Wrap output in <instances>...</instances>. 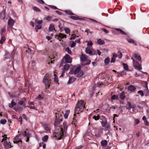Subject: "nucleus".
Wrapping results in <instances>:
<instances>
[{
    "label": "nucleus",
    "mask_w": 149,
    "mask_h": 149,
    "mask_svg": "<svg viewBox=\"0 0 149 149\" xmlns=\"http://www.w3.org/2000/svg\"><path fill=\"white\" fill-rule=\"evenodd\" d=\"M19 135H18L15 138L13 141L14 143H18L20 142H22L21 139L19 138Z\"/></svg>",
    "instance_id": "ddd939ff"
},
{
    "label": "nucleus",
    "mask_w": 149,
    "mask_h": 149,
    "mask_svg": "<svg viewBox=\"0 0 149 149\" xmlns=\"http://www.w3.org/2000/svg\"><path fill=\"white\" fill-rule=\"evenodd\" d=\"M138 93L140 95L141 97L144 96V93L142 91H139L138 92Z\"/></svg>",
    "instance_id": "5fc2aeb1"
},
{
    "label": "nucleus",
    "mask_w": 149,
    "mask_h": 149,
    "mask_svg": "<svg viewBox=\"0 0 149 149\" xmlns=\"http://www.w3.org/2000/svg\"><path fill=\"white\" fill-rule=\"evenodd\" d=\"M54 135L56 137V139L60 140L61 139L62 137L63 136V131L56 132V133L54 134Z\"/></svg>",
    "instance_id": "1a4fd4ad"
},
{
    "label": "nucleus",
    "mask_w": 149,
    "mask_h": 149,
    "mask_svg": "<svg viewBox=\"0 0 149 149\" xmlns=\"http://www.w3.org/2000/svg\"><path fill=\"white\" fill-rule=\"evenodd\" d=\"M70 66H64L63 69L65 70H67L69 68Z\"/></svg>",
    "instance_id": "69168bd1"
},
{
    "label": "nucleus",
    "mask_w": 149,
    "mask_h": 149,
    "mask_svg": "<svg viewBox=\"0 0 149 149\" xmlns=\"http://www.w3.org/2000/svg\"><path fill=\"white\" fill-rule=\"evenodd\" d=\"M117 57V55L115 53L113 54V57L111 59V62L113 63L115 61L116 58Z\"/></svg>",
    "instance_id": "5701e85b"
},
{
    "label": "nucleus",
    "mask_w": 149,
    "mask_h": 149,
    "mask_svg": "<svg viewBox=\"0 0 149 149\" xmlns=\"http://www.w3.org/2000/svg\"><path fill=\"white\" fill-rule=\"evenodd\" d=\"M56 37H58L61 38H66V36L65 35L63 34L62 33H60L58 35H56Z\"/></svg>",
    "instance_id": "bb28decb"
},
{
    "label": "nucleus",
    "mask_w": 149,
    "mask_h": 149,
    "mask_svg": "<svg viewBox=\"0 0 149 149\" xmlns=\"http://www.w3.org/2000/svg\"><path fill=\"white\" fill-rule=\"evenodd\" d=\"M15 21L13 19L11 18H10L8 19V22L7 29L8 31L9 29L11 28L13 26Z\"/></svg>",
    "instance_id": "0eeeda50"
},
{
    "label": "nucleus",
    "mask_w": 149,
    "mask_h": 149,
    "mask_svg": "<svg viewBox=\"0 0 149 149\" xmlns=\"http://www.w3.org/2000/svg\"><path fill=\"white\" fill-rule=\"evenodd\" d=\"M92 55H97L96 51L94 49H92Z\"/></svg>",
    "instance_id": "680f3d73"
},
{
    "label": "nucleus",
    "mask_w": 149,
    "mask_h": 149,
    "mask_svg": "<svg viewBox=\"0 0 149 149\" xmlns=\"http://www.w3.org/2000/svg\"><path fill=\"white\" fill-rule=\"evenodd\" d=\"M51 80L50 79L49 75L46 74L44 76L43 79V82L45 84L46 88H49L50 85Z\"/></svg>",
    "instance_id": "7ed1b4c3"
},
{
    "label": "nucleus",
    "mask_w": 149,
    "mask_h": 149,
    "mask_svg": "<svg viewBox=\"0 0 149 149\" xmlns=\"http://www.w3.org/2000/svg\"><path fill=\"white\" fill-rule=\"evenodd\" d=\"M70 112V110H67L65 111V113L64 114V116L65 118H67Z\"/></svg>",
    "instance_id": "a878e982"
},
{
    "label": "nucleus",
    "mask_w": 149,
    "mask_h": 149,
    "mask_svg": "<svg viewBox=\"0 0 149 149\" xmlns=\"http://www.w3.org/2000/svg\"><path fill=\"white\" fill-rule=\"evenodd\" d=\"M101 144L102 146L105 147L107 145V142L106 140H102L101 141Z\"/></svg>",
    "instance_id": "f3484780"
},
{
    "label": "nucleus",
    "mask_w": 149,
    "mask_h": 149,
    "mask_svg": "<svg viewBox=\"0 0 149 149\" xmlns=\"http://www.w3.org/2000/svg\"><path fill=\"white\" fill-rule=\"evenodd\" d=\"M49 6L52 9H58V8L56 6L53 5H49Z\"/></svg>",
    "instance_id": "0e129e2a"
},
{
    "label": "nucleus",
    "mask_w": 149,
    "mask_h": 149,
    "mask_svg": "<svg viewBox=\"0 0 149 149\" xmlns=\"http://www.w3.org/2000/svg\"><path fill=\"white\" fill-rule=\"evenodd\" d=\"M98 44L100 45H103L105 43L104 41L101 39H99L97 40Z\"/></svg>",
    "instance_id": "473e14b6"
},
{
    "label": "nucleus",
    "mask_w": 149,
    "mask_h": 149,
    "mask_svg": "<svg viewBox=\"0 0 149 149\" xmlns=\"http://www.w3.org/2000/svg\"><path fill=\"white\" fill-rule=\"evenodd\" d=\"M115 30L117 31V32H119L121 34L125 35H126V33H125L121 29H115Z\"/></svg>",
    "instance_id": "393cba45"
},
{
    "label": "nucleus",
    "mask_w": 149,
    "mask_h": 149,
    "mask_svg": "<svg viewBox=\"0 0 149 149\" xmlns=\"http://www.w3.org/2000/svg\"><path fill=\"white\" fill-rule=\"evenodd\" d=\"M65 61L66 63H70L72 62V59L70 58V56L68 54L65 56Z\"/></svg>",
    "instance_id": "9b49d317"
},
{
    "label": "nucleus",
    "mask_w": 149,
    "mask_h": 149,
    "mask_svg": "<svg viewBox=\"0 0 149 149\" xmlns=\"http://www.w3.org/2000/svg\"><path fill=\"white\" fill-rule=\"evenodd\" d=\"M53 59V58H51L49 56L48 58L47 63L49 65L52 64L54 63L53 61H54Z\"/></svg>",
    "instance_id": "f8f14e48"
},
{
    "label": "nucleus",
    "mask_w": 149,
    "mask_h": 149,
    "mask_svg": "<svg viewBox=\"0 0 149 149\" xmlns=\"http://www.w3.org/2000/svg\"><path fill=\"white\" fill-rule=\"evenodd\" d=\"M22 116L23 119H24L26 120H27V118L26 116V115L25 114H23L22 115Z\"/></svg>",
    "instance_id": "774afa93"
},
{
    "label": "nucleus",
    "mask_w": 149,
    "mask_h": 149,
    "mask_svg": "<svg viewBox=\"0 0 149 149\" xmlns=\"http://www.w3.org/2000/svg\"><path fill=\"white\" fill-rule=\"evenodd\" d=\"M125 92L124 91H122L120 95V98L121 100H124L125 98Z\"/></svg>",
    "instance_id": "cd10ccee"
},
{
    "label": "nucleus",
    "mask_w": 149,
    "mask_h": 149,
    "mask_svg": "<svg viewBox=\"0 0 149 149\" xmlns=\"http://www.w3.org/2000/svg\"><path fill=\"white\" fill-rule=\"evenodd\" d=\"M6 29L5 28H3L1 29L0 34L1 36H4V33L5 32Z\"/></svg>",
    "instance_id": "2f4dec72"
},
{
    "label": "nucleus",
    "mask_w": 149,
    "mask_h": 149,
    "mask_svg": "<svg viewBox=\"0 0 149 149\" xmlns=\"http://www.w3.org/2000/svg\"><path fill=\"white\" fill-rule=\"evenodd\" d=\"M65 50L69 54H72L71 51L68 47H67L66 48Z\"/></svg>",
    "instance_id": "09e8293b"
},
{
    "label": "nucleus",
    "mask_w": 149,
    "mask_h": 149,
    "mask_svg": "<svg viewBox=\"0 0 149 149\" xmlns=\"http://www.w3.org/2000/svg\"><path fill=\"white\" fill-rule=\"evenodd\" d=\"M140 123L138 119L135 120V123L136 125Z\"/></svg>",
    "instance_id": "338daca9"
},
{
    "label": "nucleus",
    "mask_w": 149,
    "mask_h": 149,
    "mask_svg": "<svg viewBox=\"0 0 149 149\" xmlns=\"http://www.w3.org/2000/svg\"><path fill=\"white\" fill-rule=\"evenodd\" d=\"M134 58L137 60L138 61H137L133 60V65H141V61L140 56L136 54H134Z\"/></svg>",
    "instance_id": "20e7f679"
},
{
    "label": "nucleus",
    "mask_w": 149,
    "mask_h": 149,
    "mask_svg": "<svg viewBox=\"0 0 149 149\" xmlns=\"http://www.w3.org/2000/svg\"><path fill=\"white\" fill-rule=\"evenodd\" d=\"M54 81L56 83H58V80L57 76L55 74H54Z\"/></svg>",
    "instance_id": "49530a36"
},
{
    "label": "nucleus",
    "mask_w": 149,
    "mask_h": 149,
    "mask_svg": "<svg viewBox=\"0 0 149 149\" xmlns=\"http://www.w3.org/2000/svg\"><path fill=\"white\" fill-rule=\"evenodd\" d=\"M63 129L64 131L66 132L67 130V127L66 123H64L63 124Z\"/></svg>",
    "instance_id": "c03bdc74"
},
{
    "label": "nucleus",
    "mask_w": 149,
    "mask_h": 149,
    "mask_svg": "<svg viewBox=\"0 0 149 149\" xmlns=\"http://www.w3.org/2000/svg\"><path fill=\"white\" fill-rule=\"evenodd\" d=\"M117 55V57L118 56L119 58H121L122 57V56L123 55L122 53L120 51H119L118 52V54Z\"/></svg>",
    "instance_id": "4c0bfd02"
},
{
    "label": "nucleus",
    "mask_w": 149,
    "mask_h": 149,
    "mask_svg": "<svg viewBox=\"0 0 149 149\" xmlns=\"http://www.w3.org/2000/svg\"><path fill=\"white\" fill-rule=\"evenodd\" d=\"M126 107L128 110H130L131 109V104L130 102H127Z\"/></svg>",
    "instance_id": "c85d7f7f"
},
{
    "label": "nucleus",
    "mask_w": 149,
    "mask_h": 149,
    "mask_svg": "<svg viewBox=\"0 0 149 149\" xmlns=\"http://www.w3.org/2000/svg\"><path fill=\"white\" fill-rule=\"evenodd\" d=\"M111 98L113 100H117L118 99V97L116 95H114L111 96Z\"/></svg>",
    "instance_id": "58836bf2"
},
{
    "label": "nucleus",
    "mask_w": 149,
    "mask_h": 149,
    "mask_svg": "<svg viewBox=\"0 0 149 149\" xmlns=\"http://www.w3.org/2000/svg\"><path fill=\"white\" fill-rule=\"evenodd\" d=\"M103 84L102 82H99L97 83V85L98 87H99L100 88L102 87V85Z\"/></svg>",
    "instance_id": "bf43d9fd"
},
{
    "label": "nucleus",
    "mask_w": 149,
    "mask_h": 149,
    "mask_svg": "<svg viewBox=\"0 0 149 149\" xmlns=\"http://www.w3.org/2000/svg\"><path fill=\"white\" fill-rule=\"evenodd\" d=\"M49 30L50 31H53V30H55L54 26L53 24H51L49 27Z\"/></svg>",
    "instance_id": "b1692460"
},
{
    "label": "nucleus",
    "mask_w": 149,
    "mask_h": 149,
    "mask_svg": "<svg viewBox=\"0 0 149 149\" xmlns=\"http://www.w3.org/2000/svg\"><path fill=\"white\" fill-rule=\"evenodd\" d=\"M104 63L105 65H107L110 62V59L109 57H107L104 60Z\"/></svg>",
    "instance_id": "c756f323"
},
{
    "label": "nucleus",
    "mask_w": 149,
    "mask_h": 149,
    "mask_svg": "<svg viewBox=\"0 0 149 149\" xmlns=\"http://www.w3.org/2000/svg\"><path fill=\"white\" fill-rule=\"evenodd\" d=\"M48 139V136L46 135L43 136L42 138V140L44 142L46 141Z\"/></svg>",
    "instance_id": "c9c22d12"
},
{
    "label": "nucleus",
    "mask_w": 149,
    "mask_h": 149,
    "mask_svg": "<svg viewBox=\"0 0 149 149\" xmlns=\"http://www.w3.org/2000/svg\"><path fill=\"white\" fill-rule=\"evenodd\" d=\"M84 108H85V107L83 101H81L78 102L76 107L75 108V113L74 115V116L76 115V113L79 114V112H82Z\"/></svg>",
    "instance_id": "f257e3e1"
},
{
    "label": "nucleus",
    "mask_w": 149,
    "mask_h": 149,
    "mask_svg": "<svg viewBox=\"0 0 149 149\" xmlns=\"http://www.w3.org/2000/svg\"><path fill=\"white\" fill-rule=\"evenodd\" d=\"M59 113H56V119L55 121V123L54 125L55 126H57L58 124H60L61 123L62 121V120L61 118H58L57 117L59 115Z\"/></svg>",
    "instance_id": "423d86ee"
},
{
    "label": "nucleus",
    "mask_w": 149,
    "mask_h": 149,
    "mask_svg": "<svg viewBox=\"0 0 149 149\" xmlns=\"http://www.w3.org/2000/svg\"><path fill=\"white\" fill-rule=\"evenodd\" d=\"M63 129L61 128L60 127H56V129L54 132V134L56 133V132H58L63 131Z\"/></svg>",
    "instance_id": "4468645a"
},
{
    "label": "nucleus",
    "mask_w": 149,
    "mask_h": 149,
    "mask_svg": "<svg viewBox=\"0 0 149 149\" xmlns=\"http://www.w3.org/2000/svg\"><path fill=\"white\" fill-rule=\"evenodd\" d=\"M64 30L66 34H68L70 32V29L68 28L67 27L65 28L64 29Z\"/></svg>",
    "instance_id": "a19ab883"
},
{
    "label": "nucleus",
    "mask_w": 149,
    "mask_h": 149,
    "mask_svg": "<svg viewBox=\"0 0 149 149\" xmlns=\"http://www.w3.org/2000/svg\"><path fill=\"white\" fill-rule=\"evenodd\" d=\"M86 61L85 62V63H84V65H89L91 63V61L90 60H86Z\"/></svg>",
    "instance_id": "6e6d98bb"
},
{
    "label": "nucleus",
    "mask_w": 149,
    "mask_h": 149,
    "mask_svg": "<svg viewBox=\"0 0 149 149\" xmlns=\"http://www.w3.org/2000/svg\"><path fill=\"white\" fill-rule=\"evenodd\" d=\"M147 84L148 83L147 82H145V86L146 89L144 90L145 95L146 96L149 95V90L148 89Z\"/></svg>",
    "instance_id": "9d476101"
},
{
    "label": "nucleus",
    "mask_w": 149,
    "mask_h": 149,
    "mask_svg": "<svg viewBox=\"0 0 149 149\" xmlns=\"http://www.w3.org/2000/svg\"><path fill=\"white\" fill-rule=\"evenodd\" d=\"M33 9L36 12H40V10L37 7L34 6L33 7Z\"/></svg>",
    "instance_id": "79ce46f5"
},
{
    "label": "nucleus",
    "mask_w": 149,
    "mask_h": 149,
    "mask_svg": "<svg viewBox=\"0 0 149 149\" xmlns=\"http://www.w3.org/2000/svg\"><path fill=\"white\" fill-rule=\"evenodd\" d=\"M36 99L39 100H41L42 99H43V97H42L40 95H39L38 96L37 98H36Z\"/></svg>",
    "instance_id": "052dcab7"
},
{
    "label": "nucleus",
    "mask_w": 149,
    "mask_h": 149,
    "mask_svg": "<svg viewBox=\"0 0 149 149\" xmlns=\"http://www.w3.org/2000/svg\"><path fill=\"white\" fill-rule=\"evenodd\" d=\"M35 22L37 24H42L43 22L42 20H38L36 19L35 20Z\"/></svg>",
    "instance_id": "603ef678"
},
{
    "label": "nucleus",
    "mask_w": 149,
    "mask_h": 149,
    "mask_svg": "<svg viewBox=\"0 0 149 149\" xmlns=\"http://www.w3.org/2000/svg\"><path fill=\"white\" fill-rule=\"evenodd\" d=\"M22 135L26 137H29L30 134L29 133H27L26 132H23L22 133Z\"/></svg>",
    "instance_id": "e433bc0d"
},
{
    "label": "nucleus",
    "mask_w": 149,
    "mask_h": 149,
    "mask_svg": "<svg viewBox=\"0 0 149 149\" xmlns=\"http://www.w3.org/2000/svg\"><path fill=\"white\" fill-rule=\"evenodd\" d=\"M6 122V120L5 119H1L0 121V123L1 124L3 125L5 124Z\"/></svg>",
    "instance_id": "de8ad7c7"
},
{
    "label": "nucleus",
    "mask_w": 149,
    "mask_h": 149,
    "mask_svg": "<svg viewBox=\"0 0 149 149\" xmlns=\"http://www.w3.org/2000/svg\"><path fill=\"white\" fill-rule=\"evenodd\" d=\"M128 41L129 42L132 43L135 45H136V43H135L134 41V40L132 39H130Z\"/></svg>",
    "instance_id": "8fccbe9b"
},
{
    "label": "nucleus",
    "mask_w": 149,
    "mask_h": 149,
    "mask_svg": "<svg viewBox=\"0 0 149 149\" xmlns=\"http://www.w3.org/2000/svg\"><path fill=\"white\" fill-rule=\"evenodd\" d=\"M6 135H4L3 136H2V137H3V139H2V140L1 141V142H2L3 141H6L7 139V137L6 136Z\"/></svg>",
    "instance_id": "a18cd8bd"
},
{
    "label": "nucleus",
    "mask_w": 149,
    "mask_h": 149,
    "mask_svg": "<svg viewBox=\"0 0 149 149\" xmlns=\"http://www.w3.org/2000/svg\"><path fill=\"white\" fill-rule=\"evenodd\" d=\"M101 123L102 127H105L107 129H109L110 128V124L107 123V120H104V121H101Z\"/></svg>",
    "instance_id": "39448f33"
},
{
    "label": "nucleus",
    "mask_w": 149,
    "mask_h": 149,
    "mask_svg": "<svg viewBox=\"0 0 149 149\" xmlns=\"http://www.w3.org/2000/svg\"><path fill=\"white\" fill-rule=\"evenodd\" d=\"M123 67H124V69L125 70H127L128 71H132L133 70H129L128 66H123Z\"/></svg>",
    "instance_id": "3c124183"
},
{
    "label": "nucleus",
    "mask_w": 149,
    "mask_h": 149,
    "mask_svg": "<svg viewBox=\"0 0 149 149\" xmlns=\"http://www.w3.org/2000/svg\"><path fill=\"white\" fill-rule=\"evenodd\" d=\"M76 80V78L74 77H71L69 78V80L68 82V83L69 84L72 83Z\"/></svg>",
    "instance_id": "412c9836"
},
{
    "label": "nucleus",
    "mask_w": 149,
    "mask_h": 149,
    "mask_svg": "<svg viewBox=\"0 0 149 149\" xmlns=\"http://www.w3.org/2000/svg\"><path fill=\"white\" fill-rule=\"evenodd\" d=\"M93 45V43L92 42H91V41H88L87 42V45L88 46H89L90 47H91Z\"/></svg>",
    "instance_id": "13d9d810"
},
{
    "label": "nucleus",
    "mask_w": 149,
    "mask_h": 149,
    "mask_svg": "<svg viewBox=\"0 0 149 149\" xmlns=\"http://www.w3.org/2000/svg\"><path fill=\"white\" fill-rule=\"evenodd\" d=\"M1 38L0 40V43L1 44H3L6 40V39L4 36H1Z\"/></svg>",
    "instance_id": "f704fd0d"
},
{
    "label": "nucleus",
    "mask_w": 149,
    "mask_h": 149,
    "mask_svg": "<svg viewBox=\"0 0 149 149\" xmlns=\"http://www.w3.org/2000/svg\"><path fill=\"white\" fill-rule=\"evenodd\" d=\"M71 38H70V40L74 39L77 37H78V36H77L75 34H72L71 35Z\"/></svg>",
    "instance_id": "ea45409f"
},
{
    "label": "nucleus",
    "mask_w": 149,
    "mask_h": 149,
    "mask_svg": "<svg viewBox=\"0 0 149 149\" xmlns=\"http://www.w3.org/2000/svg\"><path fill=\"white\" fill-rule=\"evenodd\" d=\"M70 17V18L74 20H82L84 19L83 18L78 17L75 16H71Z\"/></svg>",
    "instance_id": "4be33fe9"
},
{
    "label": "nucleus",
    "mask_w": 149,
    "mask_h": 149,
    "mask_svg": "<svg viewBox=\"0 0 149 149\" xmlns=\"http://www.w3.org/2000/svg\"><path fill=\"white\" fill-rule=\"evenodd\" d=\"M135 68L137 70H141L142 69V66H134Z\"/></svg>",
    "instance_id": "37998d69"
},
{
    "label": "nucleus",
    "mask_w": 149,
    "mask_h": 149,
    "mask_svg": "<svg viewBox=\"0 0 149 149\" xmlns=\"http://www.w3.org/2000/svg\"><path fill=\"white\" fill-rule=\"evenodd\" d=\"M81 60L82 62H85L87 60V58L85 54H82L81 57Z\"/></svg>",
    "instance_id": "dca6fc26"
},
{
    "label": "nucleus",
    "mask_w": 149,
    "mask_h": 149,
    "mask_svg": "<svg viewBox=\"0 0 149 149\" xmlns=\"http://www.w3.org/2000/svg\"><path fill=\"white\" fill-rule=\"evenodd\" d=\"M71 71L72 74L75 75H76L75 76L77 77H81L84 73L83 70L81 69V66H78L74 71Z\"/></svg>",
    "instance_id": "f03ea898"
},
{
    "label": "nucleus",
    "mask_w": 149,
    "mask_h": 149,
    "mask_svg": "<svg viewBox=\"0 0 149 149\" xmlns=\"http://www.w3.org/2000/svg\"><path fill=\"white\" fill-rule=\"evenodd\" d=\"M127 88L128 90L131 92H132L136 89V88L133 85H130Z\"/></svg>",
    "instance_id": "a211bd4d"
},
{
    "label": "nucleus",
    "mask_w": 149,
    "mask_h": 149,
    "mask_svg": "<svg viewBox=\"0 0 149 149\" xmlns=\"http://www.w3.org/2000/svg\"><path fill=\"white\" fill-rule=\"evenodd\" d=\"M4 145L6 148H10V142H7L6 141H4Z\"/></svg>",
    "instance_id": "aec40b11"
},
{
    "label": "nucleus",
    "mask_w": 149,
    "mask_h": 149,
    "mask_svg": "<svg viewBox=\"0 0 149 149\" xmlns=\"http://www.w3.org/2000/svg\"><path fill=\"white\" fill-rule=\"evenodd\" d=\"M100 116H94L93 117V118L95 120H99L100 118Z\"/></svg>",
    "instance_id": "4d7b16f0"
},
{
    "label": "nucleus",
    "mask_w": 149,
    "mask_h": 149,
    "mask_svg": "<svg viewBox=\"0 0 149 149\" xmlns=\"http://www.w3.org/2000/svg\"><path fill=\"white\" fill-rule=\"evenodd\" d=\"M65 12L67 14L70 15H74V14L72 13V12L70 10H65Z\"/></svg>",
    "instance_id": "72a5a7b5"
},
{
    "label": "nucleus",
    "mask_w": 149,
    "mask_h": 149,
    "mask_svg": "<svg viewBox=\"0 0 149 149\" xmlns=\"http://www.w3.org/2000/svg\"><path fill=\"white\" fill-rule=\"evenodd\" d=\"M43 126L45 130L46 131H50V128L49 125V124H45L43 125Z\"/></svg>",
    "instance_id": "6ab92c4d"
},
{
    "label": "nucleus",
    "mask_w": 149,
    "mask_h": 149,
    "mask_svg": "<svg viewBox=\"0 0 149 149\" xmlns=\"http://www.w3.org/2000/svg\"><path fill=\"white\" fill-rule=\"evenodd\" d=\"M16 104V103L15 102H14L13 100H12L11 103L9 104V106L11 108L14 106H15Z\"/></svg>",
    "instance_id": "7c9ffc66"
},
{
    "label": "nucleus",
    "mask_w": 149,
    "mask_h": 149,
    "mask_svg": "<svg viewBox=\"0 0 149 149\" xmlns=\"http://www.w3.org/2000/svg\"><path fill=\"white\" fill-rule=\"evenodd\" d=\"M36 0L38 2V3H39L40 4H43L45 3L42 0Z\"/></svg>",
    "instance_id": "e2e57ef3"
},
{
    "label": "nucleus",
    "mask_w": 149,
    "mask_h": 149,
    "mask_svg": "<svg viewBox=\"0 0 149 149\" xmlns=\"http://www.w3.org/2000/svg\"><path fill=\"white\" fill-rule=\"evenodd\" d=\"M14 54V50L11 53V54L8 52H6L4 58L6 59L10 58H13Z\"/></svg>",
    "instance_id": "6e6552de"
},
{
    "label": "nucleus",
    "mask_w": 149,
    "mask_h": 149,
    "mask_svg": "<svg viewBox=\"0 0 149 149\" xmlns=\"http://www.w3.org/2000/svg\"><path fill=\"white\" fill-rule=\"evenodd\" d=\"M99 119L102 120V121H104V120H107L106 117L105 116H100V118Z\"/></svg>",
    "instance_id": "864d4df0"
},
{
    "label": "nucleus",
    "mask_w": 149,
    "mask_h": 149,
    "mask_svg": "<svg viewBox=\"0 0 149 149\" xmlns=\"http://www.w3.org/2000/svg\"><path fill=\"white\" fill-rule=\"evenodd\" d=\"M85 52L86 53L92 56V49L91 50L90 48L87 47L86 48Z\"/></svg>",
    "instance_id": "2eb2a0df"
}]
</instances>
